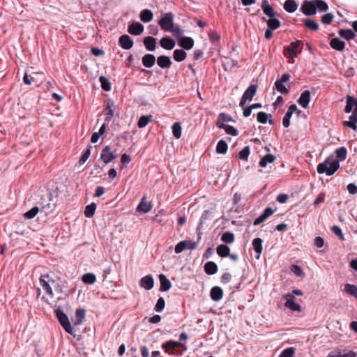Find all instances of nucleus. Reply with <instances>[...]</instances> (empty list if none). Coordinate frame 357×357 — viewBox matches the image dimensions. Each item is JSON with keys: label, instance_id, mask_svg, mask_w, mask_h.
Wrapping results in <instances>:
<instances>
[{"label": "nucleus", "instance_id": "nucleus-25", "mask_svg": "<svg viewBox=\"0 0 357 357\" xmlns=\"http://www.w3.org/2000/svg\"><path fill=\"white\" fill-rule=\"evenodd\" d=\"M357 105V100L350 96H348L347 98V105L344 109L346 113H349L352 110L354 112V107Z\"/></svg>", "mask_w": 357, "mask_h": 357}, {"label": "nucleus", "instance_id": "nucleus-47", "mask_svg": "<svg viewBox=\"0 0 357 357\" xmlns=\"http://www.w3.org/2000/svg\"><path fill=\"white\" fill-rule=\"evenodd\" d=\"M221 241L226 243H232L234 241V235L231 232H225L221 236Z\"/></svg>", "mask_w": 357, "mask_h": 357}, {"label": "nucleus", "instance_id": "nucleus-43", "mask_svg": "<svg viewBox=\"0 0 357 357\" xmlns=\"http://www.w3.org/2000/svg\"><path fill=\"white\" fill-rule=\"evenodd\" d=\"M228 149L227 144L224 140H220L218 142L216 146V152L220 154L227 153Z\"/></svg>", "mask_w": 357, "mask_h": 357}, {"label": "nucleus", "instance_id": "nucleus-59", "mask_svg": "<svg viewBox=\"0 0 357 357\" xmlns=\"http://www.w3.org/2000/svg\"><path fill=\"white\" fill-rule=\"evenodd\" d=\"M165 305V302L163 298H160L157 301L156 305L155 306V310L157 312H161L163 310Z\"/></svg>", "mask_w": 357, "mask_h": 357}, {"label": "nucleus", "instance_id": "nucleus-50", "mask_svg": "<svg viewBox=\"0 0 357 357\" xmlns=\"http://www.w3.org/2000/svg\"><path fill=\"white\" fill-rule=\"evenodd\" d=\"M169 31H171L172 34L177 38L182 37V35L183 34L184 32L180 26L174 24Z\"/></svg>", "mask_w": 357, "mask_h": 357}, {"label": "nucleus", "instance_id": "nucleus-2", "mask_svg": "<svg viewBox=\"0 0 357 357\" xmlns=\"http://www.w3.org/2000/svg\"><path fill=\"white\" fill-rule=\"evenodd\" d=\"M162 348L165 349V352L169 355H181V352L178 351V348L182 349L183 350L186 349V347L176 341L169 340L167 342L162 344Z\"/></svg>", "mask_w": 357, "mask_h": 357}, {"label": "nucleus", "instance_id": "nucleus-26", "mask_svg": "<svg viewBox=\"0 0 357 357\" xmlns=\"http://www.w3.org/2000/svg\"><path fill=\"white\" fill-rule=\"evenodd\" d=\"M330 45L334 50L337 51H342L344 49L345 43L344 42L340 40L337 38H334L331 40Z\"/></svg>", "mask_w": 357, "mask_h": 357}, {"label": "nucleus", "instance_id": "nucleus-40", "mask_svg": "<svg viewBox=\"0 0 357 357\" xmlns=\"http://www.w3.org/2000/svg\"><path fill=\"white\" fill-rule=\"evenodd\" d=\"M281 25V23L279 20L272 17L267 20V26L268 29H271V30H275L278 29Z\"/></svg>", "mask_w": 357, "mask_h": 357}, {"label": "nucleus", "instance_id": "nucleus-52", "mask_svg": "<svg viewBox=\"0 0 357 357\" xmlns=\"http://www.w3.org/2000/svg\"><path fill=\"white\" fill-rule=\"evenodd\" d=\"M344 291L354 296L357 297V287L354 284H347L344 286Z\"/></svg>", "mask_w": 357, "mask_h": 357}, {"label": "nucleus", "instance_id": "nucleus-32", "mask_svg": "<svg viewBox=\"0 0 357 357\" xmlns=\"http://www.w3.org/2000/svg\"><path fill=\"white\" fill-rule=\"evenodd\" d=\"M85 316L86 312L84 309H77L75 312V321L74 322V324L80 325L82 323L83 320L84 319Z\"/></svg>", "mask_w": 357, "mask_h": 357}, {"label": "nucleus", "instance_id": "nucleus-28", "mask_svg": "<svg viewBox=\"0 0 357 357\" xmlns=\"http://www.w3.org/2000/svg\"><path fill=\"white\" fill-rule=\"evenodd\" d=\"M262 240L260 238H255L252 241V246L255 251L257 253V258L259 259L260 255L262 252L263 246H262Z\"/></svg>", "mask_w": 357, "mask_h": 357}, {"label": "nucleus", "instance_id": "nucleus-19", "mask_svg": "<svg viewBox=\"0 0 357 357\" xmlns=\"http://www.w3.org/2000/svg\"><path fill=\"white\" fill-rule=\"evenodd\" d=\"M159 280L160 283V290L162 291H168L171 287L172 284L169 280L163 274H160L159 275Z\"/></svg>", "mask_w": 357, "mask_h": 357}, {"label": "nucleus", "instance_id": "nucleus-37", "mask_svg": "<svg viewBox=\"0 0 357 357\" xmlns=\"http://www.w3.org/2000/svg\"><path fill=\"white\" fill-rule=\"evenodd\" d=\"M229 248L225 244L220 245L217 247V254L221 257H227L229 254Z\"/></svg>", "mask_w": 357, "mask_h": 357}, {"label": "nucleus", "instance_id": "nucleus-21", "mask_svg": "<svg viewBox=\"0 0 357 357\" xmlns=\"http://www.w3.org/2000/svg\"><path fill=\"white\" fill-rule=\"evenodd\" d=\"M157 64L161 68H169L172 65V61L170 58L167 56H160L157 59Z\"/></svg>", "mask_w": 357, "mask_h": 357}, {"label": "nucleus", "instance_id": "nucleus-18", "mask_svg": "<svg viewBox=\"0 0 357 357\" xmlns=\"http://www.w3.org/2000/svg\"><path fill=\"white\" fill-rule=\"evenodd\" d=\"M210 296L213 301H219L223 296V291L220 287H214L211 289Z\"/></svg>", "mask_w": 357, "mask_h": 357}, {"label": "nucleus", "instance_id": "nucleus-46", "mask_svg": "<svg viewBox=\"0 0 357 357\" xmlns=\"http://www.w3.org/2000/svg\"><path fill=\"white\" fill-rule=\"evenodd\" d=\"M335 153L338 160L343 161L347 158V151L344 147H341L336 150Z\"/></svg>", "mask_w": 357, "mask_h": 357}, {"label": "nucleus", "instance_id": "nucleus-51", "mask_svg": "<svg viewBox=\"0 0 357 357\" xmlns=\"http://www.w3.org/2000/svg\"><path fill=\"white\" fill-rule=\"evenodd\" d=\"M219 128H222L225 131L230 135L236 136L238 134V130L233 126L229 125H224L223 127H218Z\"/></svg>", "mask_w": 357, "mask_h": 357}, {"label": "nucleus", "instance_id": "nucleus-31", "mask_svg": "<svg viewBox=\"0 0 357 357\" xmlns=\"http://www.w3.org/2000/svg\"><path fill=\"white\" fill-rule=\"evenodd\" d=\"M284 8L288 13H294L298 8V4L294 0H287L284 3Z\"/></svg>", "mask_w": 357, "mask_h": 357}, {"label": "nucleus", "instance_id": "nucleus-12", "mask_svg": "<svg viewBox=\"0 0 357 357\" xmlns=\"http://www.w3.org/2000/svg\"><path fill=\"white\" fill-rule=\"evenodd\" d=\"M178 44L180 47L188 50L193 47L194 40L190 37L182 36L178 38Z\"/></svg>", "mask_w": 357, "mask_h": 357}, {"label": "nucleus", "instance_id": "nucleus-8", "mask_svg": "<svg viewBox=\"0 0 357 357\" xmlns=\"http://www.w3.org/2000/svg\"><path fill=\"white\" fill-rule=\"evenodd\" d=\"M284 298L286 300L284 306L293 311L301 312V306L295 303V298L292 294H286L284 296Z\"/></svg>", "mask_w": 357, "mask_h": 357}, {"label": "nucleus", "instance_id": "nucleus-13", "mask_svg": "<svg viewBox=\"0 0 357 357\" xmlns=\"http://www.w3.org/2000/svg\"><path fill=\"white\" fill-rule=\"evenodd\" d=\"M139 284L141 287L144 288L146 290H150L153 287L154 285V280L151 275H146L143 277L140 281Z\"/></svg>", "mask_w": 357, "mask_h": 357}, {"label": "nucleus", "instance_id": "nucleus-41", "mask_svg": "<svg viewBox=\"0 0 357 357\" xmlns=\"http://www.w3.org/2000/svg\"><path fill=\"white\" fill-rule=\"evenodd\" d=\"M315 10L320 12L326 11L328 9L327 3L322 0H314Z\"/></svg>", "mask_w": 357, "mask_h": 357}, {"label": "nucleus", "instance_id": "nucleus-33", "mask_svg": "<svg viewBox=\"0 0 357 357\" xmlns=\"http://www.w3.org/2000/svg\"><path fill=\"white\" fill-rule=\"evenodd\" d=\"M275 157L271 153L264 155L259 161V166L266 167L268 163H272L275 161Z\"/></svg>", "mask_w": 357, "mask_h": 357}, {"label": "nucleus", "instance_id": "nucleus-10", "mask_svg": "<svg viewBox=\"0 0 357 357\" xmlns=\"http://www.w3.org/2000/svg\"><path fill=\"white\" fill-rule=\"evenodd\" d=\"M301 9L305 15H314L316 14L314 1H305Z\"/></svg>", "mask_w": 357, "mask_h": 357}, {"label": "nucleus", "instance_id": "nucleus-23", "mask_svg": "<svg viewBox=\"0 0 357 357\" xmlns=\"http://www.w3.org/2000/svg\"><path fill=\"white\" fill-rule=\"evenodd\" d=\"M160 43L162 48L168 50H172L175 46V41L169 37L162 38Z\"/></svg>", "mask_w": 357, "mask_h": 357}, {"label": "nucleus", "instance_id": "nucleus-45", "mask_svg": "<svg viewBox=\"0 0 357 357\" xmlns=\"http://www.w3.org/2000/svg\"><path fill=\"white\" fill-rule=\"evenodd\" d=\"M152 120L151 115L142 116L137 123L139 128L145 127Z\"/></svg>", "mask_w": 357, "mask_h": 357}, {"label": "nucleus", "instance_id": "nucleus-48", "mask_svg": "<svg viewBox=\"0 0 357 357\" xmlns=\"http://www.w3.org/2000/svg\"><path fill=\"white\" fill-rule=\"evenodd\" d=\"M99 80L101 84V87L102 88L103 90L106 91H109L111 90L110 82L107 78H106L104 76H100Z\"/></svg>", "mask_w": 357, "mask_h": 357}, {"label": "nucleus", "instance_id": "nucleus-57", "mask_svg": "<svg viewBox=\"0 0 357 357\" xmlns=\"http://www.w3.org/2000/svg\"><path fill=\"white\" fill-rule=\"evenodd\" d=\"M257 119L261 123H266L268 119V114L264 112H260L257 114Z\"/></svg>", "mask_w": 357, "mask_h": 357}, {"label": "nucleus", "instance_id": "nucleus-29", "mask_svg": "<svg viewBox=\"0 0 357 357\" xmlns=\"http://www.w3.org/2000/svg\"><path fill=\"white\" fill-rule=\"evenodd\" d=\"M204 271L208 275H213L218 271V266L213 261H208L204 265Z\"/></svg>", "mask_w": 357, "mask_h": 357}, {"label": "nucleus", "instance_id": "nucleus-39", "mask_svg": "<svg viewBox=\"0 0 357 357\" xmlns=\"http://www.w3.org/2000/svg\"><path fill=\"white\" fill-rule=\"evenodd\" d=\"M82 280L85 284H92L96 281V277L94 274L88 273L82 275Z\"/></svg>", "mask_w": 357, "mask_h": 357}, {"label": "nucleus", "instance_id": "nucleus-64", "mask_svg": "<svg viewBox=\"0 0 357 357\" xmlns=\"http://www.w3.org/2000/svg\"><path fill=\"white\" fill-rule=\"evenodd\" d=\"M332 231L340 239H344L342 229L338 226H333L331 228Z\"/></svg>", "mask_w": 357, "mask_h": 357}, {"label": "nucleus", "instance_id": "nucleus-56", "mask_svg": "<svg viewBox=\"0 0 357 357\" xmlns=\"http://www.w3.org/2000/svg\"><path fill=\"white\" fill-rule=\"evenodd\" d=\"M39 211V208L37 206L32 208L31 210L28 211L24 213V217L27 219L33 218Z\"/></svg>", "mask_w": 357, "mask_h": 357}, {"label": "nucleus", "instance_id": "nucleus-42", "mask_svg": "<svg viewBox=\"0 0 357 357\" xmlns=\"http://www.w3.org/2000/svg\"><path fill=\"white\" fill-rule=\"evenodd\" d=\"M96 209V204L91 203L85 207L84 215L86 218H91L93 216Z\"/></svg>", "mask_w": 357, "mask_h": 357}, {"label": "nucleus", "instance_id": "nucleus-54", "mask_svg": "<svg viewBox=\"0 0 357 357\" xmlns=\"http://www.w3.org/2000/svg\"><path fill=\"white\" fill-rule=\"evenodd\" d=\"M275 86L277 91L282 94H287L289 92L288 89L284 85L283 82L276 81Z\"/></svg>", "mask_w": 357, "mask_h": 357}, {"label": "nucleus", "instance_id": "nucleus-6", "mask_svg": "<svg viewBox=\"0 0 357 357\" xmlns=\"http://www.w3.org/2000/svg\"><path fill=\"white\" fill-rule=\"evenodd\" d=\"M257 86L255 84L250 85L243 93L239 105L244 108L247 102H250L256 94Z\"/></svg>", "mask_w": 357, "mask_h": 357}, {"label": "nucleus", "instance_id": "nucleus-11", "mask_svg": "<svg viewBox=\"0 0 357 357\" xmlns=\"http://www.w3.org/2000/svg\"><path fill=\"white\" fill-rule=\"evenodd\" d=\"M116 109V107L114 105V102L112 100H109L107 102L106 107L105 109V121L107 122H109L112 117L114 115V112Z\"/></svg>", "mask_w": 357, "mask_h": 357}, {"label": "nucleus", "instance_id": "nucleus-63", "mask_svg": "<svg viewBox=\"0 0 357 357\" xmlns=\"http://www.w3.org/2000/svg\"><path fill=\"white\" fill-rule=\"evenodd\" d=\"M185 241H181L179 242L176 246H175V252L178 254L182 252L183 250H186L185 247Z\"/></svg>", "mask_w": 357, "mask_h": 357}, {"label": "nucleus", "instance_id": "nucleus-20", "mask_svg": "<svg viewBox=\"0 0 357 357\" xmlns=\"http://www.w3.org/2000/svg\"><path fill=\"white\" fill-rule=\"evenodd\" d=\"M142 64L146 68H151L155 62V57L153 54H146L142 59Z\"/></svg>", "mask_w": 357, "mask_h": 357}, {"label": "nucleus", "instance_id": "nucleus-62", "mask_svg": "<svg viewBox=\"0 0 357 357\" xmlns=\"http://www.w3.org/2000/svg\"><path fill=\"white\" fill-rule=\"evenodd\" d=\"M333 20V15L331 13H326L321 17V22L324 24H329Z\"/></svg>", "mask_w": 357, "mask_h": 357}, {"label": "nucleus", "instance_id": "nucleus-7", "mask_svg": "<svg viewBox=\"0 0 357 357\" xmlns=\"http://www.w3.org/2000/svg\"><path fill=\"white\" fill-rule=\"evenodd\" d=\"M64 285L62 282L54 280V285L53 286V291L54 297L57 300L65 299L68 296L66 291L63 289Z\"/></svg>", "mask_w": 357, "mask_h": 357}, {"label": "nucleus", "instance_id": "nucleus-53", "mask_svg": "<svg viewBox=\"0 0 357 357\" xmlns=\"http://www.w3.org/2000/svg\"><path fill=\"white\" fill-rule=\"evenodd\" d=\"M296 349L294 347H289L283 350L279 357H294Z\"/></svg>", "mask_w": 357, "mask_h": 357}, {"label": "nucleus", "instance_id": "nucleus-27", "mask_svg": "<svg viewBox=\"0 0 357 357\" xmlns=\"http://www.w3.org/2000/svg\"><path fill=\"white\" fill-rule=\"evenodd\" d=\"M139 17L143 22L147 23L153 20V15L151 10L144 9L141 11Z\"/></svg>", "mask_w": 357, "mask_h": 357}, {"label": "nucleus", "instance_id": "nucleus-14", "mask_svg": "<svg viewBox=\"0 0 357 357\" xmlns=\"http://www.w3.org/2000/svg\"><path fill=\"white\" fill-rule=\"evenodd\" d=\"M311 93L309 90L304 91L298 100V103L303 108H307L310 101Z\"/></svg>", "mask_w": 357, "mask_h": 357}, {"label": "nucleus", "instance_id": "nucleus-35", "mask_svg": "<svg viewBox=\"0 0 357 357\" xmlns=\"http://www.w3.org/2000/svg\"><path fill=\"white\" fill-rule=\"evenodd\" d=\"M339 35L347 40L354 39L356 36L355 33L351 29H341L339 31Z\"/></svg>", "mask_w": 357, "mask_h": 357}, {"label": "nucleus", "instance_id": "nucleus-60", "mask_svg": "<svg viewBox=\"0 0 357 357\" xmlns=\"http://www.w3.org/2000/svg\"><path fill=\"white\" fill-rule=\"evenodd\" d=\"M301 51H295L287 47L284 50L285 55L291 59H293L297 56V54Z\"/></svg>", "mask_w": 357, "mask_h": 357}, {"label": "nucleus", "instance_id": "nucleus-44", "mask_svg": "<svg viewBox=\"0 0 357 357\" xmlns=\"http://www.w3.org/2000/svg\"><path fill=\"white\" fill-rule=\"evenodd\" d=\"M303 24L310 29L312 31H317L319 29V24L312 20L306 19L303 20Z\"/></svg>", "mask_w": 357, "mask_h": 357}, {"label": "nucleus", "instance_id": "nucleus-36", "mask_svg": "<svg viewBox=\"0 0 357 357\" xmlns=\"http://www.w3.org/2000/svg\"><path fill=\"white\" fill-rule=\"evenodd\" d=\"M344 125L354 130H357V115L351 114L349 116V120L344 122Z\"/></svg>", "mask_w": 357, "mask_h": 357}, {"label": "nucleus", "instance_id": "nucleus-3", "mask_svg": "<svg viewBox=\"0 0 357 357\" xmlns=\"http://www.w3.org/2000/svg\"><path fill=\"white\" fill-rule=\"evenodd\" d=\"M40 284L42 288L46 291L47 294L53 298L54 293L53 291V286L54 285V280L52 279L48 274L41 275L40 277Z\"/></svg>", "mask_w": 357, "mask_h": 357}, {"label": "nucleus", "instance_id": "nucleus-4", "mask_svg": "<svg viewBox=\"0 0 357 357\" xmlns=\"http://www.w3.org/2000/svg\"><path fill=\"white\" fill-rule=\"evenodd\" d=\"M56 317L64 330L70 335H74L73 328L67 315L59 308L54 310Z\"/></svg>", "mask_w": 357, "mask_h": 357}, {"label": "nucleus", "instance_id": "nucleus-1", "mask_svg": "<svg viewBox=\"0 0 357 357\" xmlns=\"http://www.w3.org/2000/svg\"><path fill=\"white\" fill-rule=\"evenodd\" d=\"M339 167V161L333 158H327L324 162L318 165L317 172L319 174L325 173L328 176H331Z\"/></svg>", "mask_w": 357, "mask_h": 357}, {"label": "nucleus", "instance_id": "nucleus-58", "mask_svg": "<svg viewBox=\"0 0 357 357\" xmlns=\"http://www.w3.org/2000/svg\"><path fill=\"white\" fill-rule=\"evenodd\" d=\"M291 272H293L296 276H299V277H303L304 276V273H303V270L301 269V268L298 266V265H296V264H294L291 266Z\"/></svg>", "mask_w": 357, "mask_h": 357}, {"label": "nucleus", "instance_id": "nucleus-5", "mask_svg": "<svg viewBox=\"0 0 357 357\" xmlns=\"http://www.w3.org/2000/svg\"><path fill=\"white\" fill-rule=\"evenodd\" d=\"M174 15L172 13H165L158 21L160 28L165 31H169L174 25Z\"/></svg>", "mask_w": 357, "mask_h": 357}, {"label": "nucleus", "instance_id": "nucleus-38", "mask_svg": "<svg viewBox=\"0 0 357 357\" xmlns=\"http://www.w3.org/2000/svg\"><path fill=\"white\" fill-rule=\"evenodd\" d=\"M173 56L175 61L181 62L185 59L187 54L184 50L177 49L174 51Z\"/></svg>", "mask_w": 357, "mask_h": 357}, {"label": "nucleus", "instance_id": "nucleus-24", "mask_svg": "<svg viewBox=\"0 0 357 357\" xmlns=\"http://www.w3.org/2000/svg\"><path fill=\"white\" fill-rule=\"evenodd\" d=\"M151 208L152 206L151 203L148 202L146 200V197H144L137 206V211L146 213L149 212L151 210Z\"/></svg>", "mask_w": 357, "mask_h": 357}, {"label": "nucleus", "instance_id": "nucleus-17", "mask_svg": "<svg viewBox=\"0 0 357 357\" xmlns=\"http://www.w3.org/2000/svg\"><path fill=\"white\" fill-rule=\"evenodd\" d=\"M261 9L264 13L270 18L274 17L275 13L273 8L268 3L267 0H264L261 3Z\"/></svg>", "mask_w": 357, "mask_h": 357}, {"label": "nucleus", "instance_id": "nucleus-9", "mask_svg": "<svg viewBox=\"0 0 357 357\" xmlns=\"http://www.w3.org/2000/svg\"><path fill=\"white\" fill-rule=\"evenodd\" d=\"M100 158L105 164H108L116 158V155L112 151L110 147L107 146L102 150Z\"/></svg>", "mask_w": 357, "mask_h": 357}, {"label": "nucleus", "instance_id": "nucleus-30", "mask_svg": "<svg viewBox=\"0 0 357 357\" xmlns=\"http://www.w3.org/2000/svg\"><path fill=\"white\" fill-rule=\"evenodd\" d=\"M156 39L151 36H148L144 38V44L149 51H153L155 49Z\"/></svg>", "mask_w": 357, "mask_h": 357}, {"label": "nucleus", "instance_id": "nucleus-34", "mask_svg": "<svg viewBox=\"0 0 357 357\" xmlns=\"http://www.w3.org/2000/svg\"><path fill=\"white\" fill-rule=\"evenodd\" d=\"M327 357H356V354L353 351L341 352L335 351L331 352Z\"/></svg>", "mask_w": 357, "mask_h": 357}, {"label": "nucleus", "instance_id": "nucleus-15", "mask_svg": "<svg viewBox=\"0 0 357 357\" xmlns=\"http://www.w3.org/2000/svg\"><path fill=\"white\" fill-rule=\"evenodd\" d=\"M119 45L124 50H130L133 46V41L128 35H123L119 38Z\"/></svg>", "mask_w": 357, "mask_h": 357}, {"label": "nucleus", "instance_id": "nucleus-61", "mask_svg": "<svg viewBox=\"0 0 357 357\" xmlns=\"http://www.w3.org/2000/svg\"><path fill=\"white\" fill-rule=\"evenodd\" d=\"M91 146L89 148H88L85 151V152L82 154V155L81 156V158L79 159V163L81 165H83L89 158V156L91 155Z\"/></svg>", "mask_w": 357, "mask_h": 357}, {"label": "nucleus", "instance_id": "nucleus-49", "mask_svg": "<svg viewBox=\"0 0 357 357\" xmlns=\"http://www.w3.org/2000/svg\"><path fill=\"white\" fill-rule=\"evenodd\" d=\"M172 132L174 136L176 139H179L181 137V126L180 123L176 122L172 126Z\"/></svg>", "mask_w": 357, "mask_h": 357}, {"label": "nucleus", "instance_id": "nucleus-55", "mask_svg": "<svg viewBox=\"0 0 357 357\" xmlns=\"http://www.w3.org/2000/svg\"><path fill=\"white\" fill-rule=\"evenodd\" d=\"M250 153L249 146L244 147L239 153V158L243 160H248V156Z\"/></svg>", "mask_w": 357, "mask_h": 357}, {"label": "nucleus", "instance_id": "nucleus-16", "mask_svg": "<svg viewBox=\"0 0 357 357\" xmlns=\"http://www.w3.org/2000/svg\"><path fill=\"white\" fill-rule=\"evenodd\" d=\"M128 32L135 36L141 34L144 31V26L139 22H133L128 26Z\"/></svg>", "mask_w": 357, "mask_h": 357}, {"label": "nucleus", "instance_id": "nucleus-22", "mask_svg": "<svg viewBox=\"0 0 357 357\" xmlns=\"http://www.w3.org/2000/svg\"><path fill=\"white\" fill-rule=\"evenodd\" d=\"M230 121H233L232 117L225 113L222 112L218 115L216 125L218 127H223L224 125H226L225 123Z\"/></svg>", "mask_w": 357, "mask_h": 357}]
</instances>
